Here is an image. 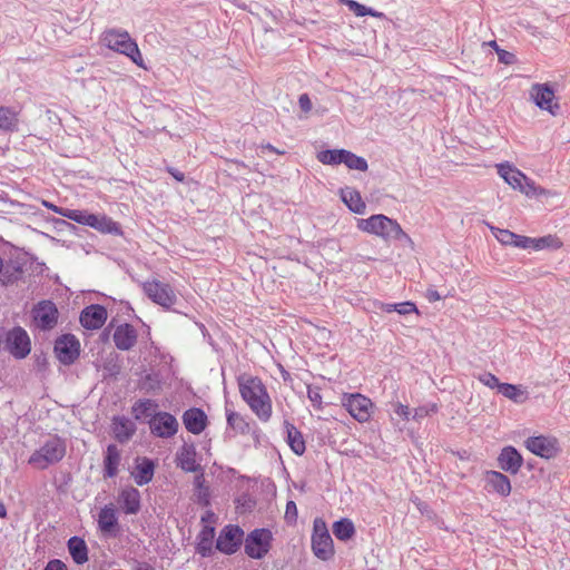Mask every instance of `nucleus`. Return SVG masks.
<instances>
[{"mask_svg":"<svg viewBox=\"0 0 570 570\" xmlns=\"http://www.w3.org/2000/svg\"><path fill=\"white\" fill-rule=\"evenodd\" d=\"M357 227L362 232L374 234L384 238L385 240L394 239V240H406L411 242L410 236L403 232L400 224L389 218L383 214L372 215L366 219H358Z\"/></svg>","mask_w":570,"mask_h":570,"instance_id":"obj_1","label":"nucleus"},{"mask_svg":"<svg viewBox=\"0 0 570 570\" xmlns=\"http://www.w3.org/2000/svg\"><path fill=\"white\" fill-rule=\"evenodd\" d=\"M101 41L107 48L127 56L138 67L147 69L137 42L127 31L108 29L104 31Z\"/></svg>","mask_w":570,"mask_h":570,"instance_id":"obj_2","label":"nucleus"},{"mask_svg":"<svg viewBox=\"0 0 570 570\" xmlns=\"http://www.w3.org/2000/svg\"><path fill=\"white\" fill-rule=\"evenodd\" d=\"M66 451V440L59 435H51L29 456L28 463L39 470H46L60 462L65 458Z\"/></svg>","mask_w":570,"mask_h":570,"instance_id":"obj_3","label":"nucleus"},{"mask_svg":"<svg viewBox=\"0 0 570 570\" xmlns=\"http://www.w3.org/2000/svg\"><path fill=\"white\" fill-rule=\"evenodd\" d=\"M312 551L322 561H328L334 557L333 539L322 518H315L312 532Z\"/></svg>","mask_w":570,"mask_h":570,"instance_id":"obj_4","label":"nucleus"},{"mask_svg":"<svg viewBox=\"0 0 570 570\" xmlns=\"http://www.w3.org/2000/svg\"><path fill=\"white\" fill-rule=\"evenodd\" d=\"M273 533L267 528H257L244 539V551L252 559L261 560L272 549Z\"/></svg>","mask_w":570,"mask_h":570,"instance_id":"obj_5","label":"nucleus"},{"mask_svg":"<svg viewBox=\"0 0 570 570\" xmlns=\"http://www.w3.org/2000/svg\"><path fill=\"white\" fill-rule=\"evenodd\" d=\"M4 350L17 360L26 358L31 352V341L27 331L14 326L6 333Z\"/></svg>","mask_w":570,"mask_h":570,"instance_id":"obj_6","label":"nucleus"},{"mask_svg":"<svg viewBox=\"0 0 570 570\" xmlns=\"http://www.w3.org/2000/svg\"><path fill=\"white\" fill-rule=\"evenodd\" d=\"M53 352L61 364L72 365L80 356V342L71 333L62 334L56 338Z\"/></svg>","mask_w":570,"mask_h":570,"instance_id":"obj_7","label":"nucleus"},{"mask_svg":"<svg viewBox=\"0 0 570 570\" xmlns=\"http://www.w3.org/2000/svg\"><path fill=\"white\" fill-rule=\"evenodd\" d=\"M244 534V530L238 524H227L219 531L215 549L224 554L232 556L240 549Z\"/></svg>","mask_w":570,"mask_h":570,"instance_id":"obj_8","label":"nucleus"},{"mask_svg":"<svg viewBox=\"0 0 570 570\" xmlns=\"http://www.w3.org/2000/svg\"><path fill=\"white\" fill-rule=\"evenodd\" d=\"M142 288L148 298L166 309L171 308L178 301L174 288L167 283L154 279L145 282Z\"/></svg>","mask_w":570,"mask_h":570,"instance_id":"obj_9","label":"nucleus"},{"mask_svg":"<svg viewBox=\"0 0 570 570\" xmlns=\"http://www.w3.org/2000/svg\"><path fill=\"white\" fill-rule=\"evenodd\" d=\"M530 97L541 110L556 116L560 111V105L553 102L556 98V89L551 82L533 83L530 89Z\"/></svg>","mask_w":570,"mask_h":570,"instance_id":"obj_10","label":"nucleus"},{"mask_svg":"<svg viewBox=\"0 0 570 570\" xmlns=\"http://www.w3.org/2000/svg\"><path fill=\"white\" fill-rule=\"evenodd\" d=\"M150 433L156 438L169 439L178 432L179 423L177 419L165 411L154 413L153 417L147 421Z\"/></svg>","mask_w":570,"mask_h":570,"instance_id":"obj_11","label":"nucleus"},{"mask_svg":"<svg viewBox=\"0 0 570 570\" xmlns=\"http://www.w3.org/2000/svg\"><path fill=\"white\" fill-rule=\"evenodd\" d=\"M59 312L52 301L45 299L35 305L32 318L36 326L41 331H50L58 323Z\"/></svg>","mask_w":570,"mask_h":570,"instance_id":"obj_12","label":"nucleus"},{"mask_svg":"<svg viewBox=\"0 0 570 570\" xmlns=\"http://www.w3.org/2000/svg\"><path fill=\"white\" fill-rule=\"evenodd\" d=\"M524 445L530 452L543 459L556 458L560 451L558 440L548 435L530 436L524 441Z\"/></svg>","mask_w":570,"mask_h":570,"instance_id":"obj_13","label":"nucleus"},{"mask_svg":"<svg viewBox=\"0 0 570 570\" xmlns=\"http://www.w3.org/2000/svg\"><path fill=\"white\" fill-rule=\"evenodd\" d=\"M343 404L348 413L360 423L370 420L373 403L368 397L358 393L350 394L344 399Z\"/></svg>","mask_w":570,"mask_h":570,"instance_id":"obj_14","label":"nucleus"},{"mask_svg":"<svg viewBox=\"0 0 570 570\" xmlns=\"http://www.w3.org/2000/svg\"><path fill=\"white\" fill-rule=\"evenodd\" d=\"M107 309L100 304H91L80 312L79 322L86 330H98L107 321Z\"/></svg>","mask_w":570,"mask_h":570,"instance_id":"obj_15","label":"nucleus"},{"mask_svg":"<svg viewBox=\"0 0 570 570\" xmlns=\"http://www.w3.org/2000/svg\"><path fill=\"white\" fill-rule=\"evenodd\" d=\"M497 460L498 466L510 474H517L523 464L521 453L512 445L504 446Z\"/></svg>","mask_w":570,"mask_h":570,"instance_id":"obj_16","label":"nucleus"},{"mask_svg":"<svg viewBox=\"0 0 570 570\" xmlns=\"http://www.w3.org/2000/svg\"><path fill=\"white\" fill-rule=\"evenodd\" d=\"M238 387L242 399L249 402L257 396H264L267 392L266 386L257 376H239Z\"/></svg>","mask_w":570,"mask_h":570,"instance_id":"obj_17","label":"nucleus"},{"mask_svg":"<svg viewBox=\"0 0 570 570\" xmlns=\"http://www.w3.org/2000/svg\"><path fill=\"white\" fill-rule=\"evenodd\" d=\"M183 423L186 430L193 434H200L208 425V419L203 409L190 407L183 413Z\"/></svg>","mask_w":570,"mask_h":570,"instance_id":"obj_18","label":"nucleus"},{"mask_svg":"<svg viewBox=\"0 0 570 570\" xmlns=\"http://www.w3.org/2000/svg\"><path fill=\"white\" fill-rule=\"evenodd\" d=\"M197 451L193 443H184L176 453V464L185 472L202 471V465L196 461Z\"/></svg>","mask_w":570,"mask_h":570,"instance_id":"obj_19","label":"nucleus"},{"mask_svg":"<svg viewBox=\"0 0 570 570\" xmlns=\"http://www.w3.org/2000/svg\"><path fill=\"white\" fill-rule=\"evenodd\" d=\"M135 472H132L134 480L137 485L142 487L151 482L156 463L153 459L147 456H137Z\"/></svg>","mask_w":570,"mask_h":570,"instance_id":"obj_20","label":"nucleus"},{"mask_svg":"<svg viewBox=\"0 0 570 570\" xmlns=\"http://www.w3.org/2000/svg\"><path fill=\"white\" fill-rule=\"evenodd\" d=\"M112 337L118 350L129 351L137 342V331L131 324L124 323L116 327Z\"/></svg>","mask_w":570,"mask_h":570,"instance_id":"obj_21","label":"nucleus"},{"mask_svg":"<svg viewBox=\"0 0 570 570\" xmlns=\"http://www.w3.org/2000/svg\"><path fill=\"white\" fill-rule=\"evenodd\" d=\"M120 461L121 454L118 446L114 443L108 444L104 452V479H111L118 474Z\"/></svg>","mask_w":570,"mask_h":570,"instance_id":"obj_22","label":"nucleus"},{"mask_svg":"<svg viewBox=\"0 0 570 570\" xmlns=\"http://www.w3.org/2000/svg\"><path fill=\"white\" fill-rule=\"evenodd\" d=\"M118 501L126 514H137L141 508L140 492L134 487H127L119 493Z\"/></svg>","mask_w":570,"mask_h":570,"instance_id":"obj_23","label":"nucleus"},{"mask_svg":"<svg viewBox=\"0 0 570 570\" xmlns=\"http://www.w3.org/2000/svg\"><path fill=\"white\" fill-rule=\"evenodd\" d=\"M493 235L502 245H510L517 248H530L532 238L518 235L509 229L491 227Z\"/></svg>","mask_w":570,"mask_h":570,"instance_id":"obj_24","label":"nucleus"},{"mask_svg":"<svg viewBox=\"0 0 570 570\" xmlns=\"http://www.w3.org/2000/svg\"><path fill=\"white\" fill-rule=\"evenodd\" d=\"M136 424L128 417L122 415L112 417V432L118 442L125 443L129 441L136 433Z\"/></svg>","mask_w":570,"mask_h":570,"instance_id":"obj_25","label":"nucleus"},{"mask_svg":"<svg viewBox=\"0 0 570 570\" xmlns=\"http://www.w3.org/2000/svg\"><path fill=\"white\" fill-rule=\"evenodd\" d=\"M215 528L212 525H205L196 537V553L203 558H208L214 554V542Z\"/></svg>","mask_w":570,"mask_h":570,"instance_id":"obj_26","label":"nucleus"},{"mask_svg":"<svg viewBox=\"0 0 570 570\" xmlns=\"http://www.w3.org/2000/svg\"><path fill=\"white\" fill-rule=\"evenodd\" d=\"M485 483L487 487L491 488L492 491L501 497H508L511 493L510 479L499 471H487Z\"/></svg>","mask_w":570,"mask_h":570,"instance_id":"obj_27","label":"nucleus"},{"mask_svg":"<svg viewBox=\"0 0 570 570\" xmlns=\"http://www.w3.org/2000/svg\"><path fill=\"white\" fill-rule=\"evenodd\" d=\"M89 227L102 233L115 236L124 234L121 225L107 215L94 214Z\"/></svg>","mask_w":570,"mask_h":570,"instance_id":"obj_28","label":"nucleus"},{"mask_svg":"<svg viewBox=\"0 0 570 570\" xmlns=\"http://www.w3.org/2000/svg\"><path fill=\"white\" fill-rule=\"evenodd\" d=\"M284 429L286 432L285 440H286L288 446L291 448V450L296 455H303L306 451V443H305L302 432L287 420L284 421Z\"/></svg>","mask_w":570,"mask_h":570,"instance_id":"obj_29","label":"nucleus"},{"mask_svg":"<svg viewBox=\"0 0 570 570\" xmlns=\"http://www.w3.org/2000/svg\"><path fill=\"white\" fill-rule=\"evenodd\" d=\"M158 403L151 399H139L131 406V414L138 422H145L146 419H151L154 413L158 411Z\"/></svg>","mask_w":570,"mask_h":570,"instance_id":"obj_30","label":"nucleus"},{"mask_svg":"<svg viewBox=\"0 0 570 570\" xmlns=\"http://www.w3.org/2000/svg\"><path fill=\"white\" fill-rule=\"evenodd\" d=\"M498 174L500 177L503 178V180L510 185L513 189H520L521 184L523 179H525V175L519 170L518 168L513 167L509 163H502L497 165Z\"/></svg>","mask_w":570,"mask_h":570,"instance_id":"obj_31","label":"nucleus"},{"mask_svg":"<svg viewBox=\"0 0 570 570\" xmlns=\"http://www.w3.org/2000/svg\"><path fill=\"white\" fill-rule=\"evenodd\" d=\"M249 409L255 413V415L262 421L267 422L272 416V400L266 392L264 396H257L252 399L249 402H246Z\"/></svg>","mask_w":570,"mask_h":570,"instance_id":"obj_32","label":"nucleus"},{"mask_svg":"<svg viewBox=\"0 0 570 570\" xmlns=\"http://www.w3.org/2000/svg\"><path fill=\"white\" fill-rule=\"evenodd\" d=\"M341 198L351 212L364 214L366 205L358 190L348 186L341 188Z\"/></svg>","mask_w":570,"mask_h":570,"instance_id":"obj_33","label":"nucleus"},{"mask_svg":"<svg viewBox=\"0 0 570 570\" xmlns=\"http://www.w3.org/2000/svg\"><path fill=\"white\" fill-rule=\"evenodd\" d=\"M67 547L76 564L81 566L88 561V547L82 538L71 537L67 542Z\"/></svg>","mask_w":570,"mask_h":570,"instance_id":"obj_34","label":"nucleus"},{"mask_svg":"<svg viewBox=\"0 0 570 570\" xmlns=\"http://www.w3.org/2000/svg\"><path fill=\"white\" fill-rule=\"evenodd\" d=\"M99 530L104 533H111L118 528V518L116 515V509L112 504L105 505L98 518Z\"/></svg>","mask_w":570,"mask_h":570,"instance_id":"obj_35","label":"nucleus"},{"mask_svg":"<svg viewBox=\"0 0 570 570\" xmlns=\"http://www.w3.org/2000/svg\"><path fill=\"white\" fill-rule=\"evenodd\" d=\"M333 534L340 541H348L355 535V527L351 519L341 518L340 520L333 523Z\"/></svg>","mask_w":570,"mask_h":570,"instance_id":"obj_36","label":"nucleus"},{"mask_svg":"<svg viewBox=\"0 0 570 570\" xmlns=\"http://www.w3.org/2000/svg\"><path fill=\"white\" fill-rule=\"evenodd\" d=\"M0 130L4 132L19 130L18 114L10 107H0Z\"/></svg>","mask_w":570,"mask_h":570,"instance_id":"obj_37","label":"nucleus"},{"mask_svg":"<svg viewBox=\"0 0 570 570\" xmlns=\"http://www.w3.org/2000/svg\"><path fill=\"white\" fill-rule=\"evenodd\" d=\"M499 393L517 404H522L529 399V393L521 385L502 383L499 386Z\"/></svg>","mask_w":570,"mask_h":570,"instance_id":"obj_38","label":"nucleus"},{"mask_svg":"<svg viewBox=\"0 0 570 570\" xmlns=\"http://www.w3.org/2000/svg\"><path fill=\"white\" fill-rule=\"evenodd\" d=\"M227 425L240 434L250 432L249 422L239 413L226 409Z\"/></svg>","mask_w":570,"mask_h":570,"instance_id":"obj_39","label":"nucleus"},{"mask_svg":"<svg viewBox=\"0 0 570 570\" xmlns=\"http://www.w3.org/2000/svg\"><path fill=\"white\" fill-rule=\"evenodd\" d=\"M380 308L383 312H386V313L396 312L400 315H407L411 313L420 314L415 303H413L411 301H405V302L394 303V304L380 303Z\"/></svg>","mask_w":570,"mask_h":570,"instance_id":"obj_40","label":"nucleus"},{"mask_svg":"<svg viewBox=\"0 0 570 570\" xmlns=\"http://www.w3.org/2000/svg\"><path fill=\"white\" fill-rule=\"evenodd\" d=\"M346 153V149H326L318 153L317 159L324 165H340L344 164Z\"/></svg>","mask_w":570,"mask_h":570,"instance_id":"obj_41","label":"nucleus"},{"mask_svg":"<svg viewBox=\"0 0 570 570\" xmlns=\"http://www.w3.org/2000/svg\"><path fill=\"white\" fill-rule=\"evenodd\" d=\"M562 247V242L553 235H548L539 238H532L530 248L540 250L543 248L559 249Z\"/></svg>","mask_w":570,"mask_h":570,"instance_id":"obj_42","label":"nucleus"},{"mask_svg":"<svg viewBox=\"0 0 570 570\" xmlns=\"http://www.w3.org/2000/svg\"><path fill=\"white\" fill-rule=\"evenodd\" d=\"M23 274V269L19 264L9 265L2 268L0 281L4 286L14 284Z\"/></svg>","mask_w":570,"mask_h":570,"instance_id":"obj_43","label":"nucleus"},{"mask_svg":"<svg viewBox=\"0 0 570 570\" xmlns=\"http://www.w3.org/2000/svg\"><path fill=\"white\" fill-rule=\"evenodd\" d=\"M140 390L145 391L146 393L153 394H157L158 392H160L161 380L159 379V375L156 373H150L142 377L140 383Z\"/></svg>","mask_w":570,"mask_h":570,"instance_id":"obj_44","label":"nucleus"},{"mask_svg":"<svg viewBox=\"0 0 570 570\" xmlns=\"http://www.w3.org/2000/svg\"><path fill=\"white\" fill-rule=\"evenodd\" d=\"M92 215V213L80 209H67L66 213L62 214L63 217L83 226L90 225Z\"/></svg>","mask_w":570,"mask_h":570,"instance_id":"obj_45","label":"nucleus"},{"mask_svg":"<svg viewBox=\"0 0 570 570\" xmlns=\"http://www.w3.org/2000/svg\"><path fill=\"white\" fill-rule=\"evenodd\" d=\"M344 164L350 168L358 171H366L368 168L367 161L364 157L357 156L347 150Z\"/></svg>","mask_w":570,"mask_h":570,"instance_id":"obj_46","label":"nucleus"},{"mask_svg":"<svg viewBox=\"0 0 570 570\" xmlns=\"http://www.w3.org/2000/svg\"><path fill=\"white\" fill-rule=\"evenodd\" d=\"M519 190L527 196H540L547 194L544 188L537 186L535 183L527 176L525 179H523Z\"/></svg>","mask_w":570,"mask_h":570,"instance_id":"obj_47","label":"nucleus"},{"mask_svg":"<svg viewBox=\"0 0 570 570\" xmlns=\"http://www.w3.org/2000/svg\"><path fill=\"white\" fill-rule=\"evenodd\" d=\"M236 509L240 513L252 512L256 505V501L247 493H242L235 499Z\"/></svg>","mask_w":570,"mask_h":570,"instance_id":"obj_48","label":"nucleus"},{"mask_svg":"<svg viewBox=\"0 0 570 570\" xmlns=\"http://www.w3.org/2000/svg\"><path fill=\"white\" fill-rule=\"evenodd\" d=\"M439 411L436 403H428L424 405H421L416 409H414V413L412 415V419L415 421H420L424 419L425 416H429L431 414H434Z\"/></svg>","mask_w":570,"mask_h":570,"instance_id":"obj_49","label":"nucleus"},{"mask_svg":"<svg viewBox=\"0 0 570 570\" xmlns=\"http://www.w3.org/2000/svg\"><path fill=\"white\" fill-rule=\"evenodd\" d=\"M478 379L481 383H483L485 386H488L490 389L497 387L499 390V386L502 384V383H500L499 379L490 372H484V373L480 374L478 376Z\"/></svg>","mask_w":570,"mask_h":570,"instance_id":"obj_50","label":"nucleus"},{"mask_svg":"<svg viewBox=\"0 0 570 570\" xmlns=\"http://www.w3.org/2000/svg\"><path fill=\"white\" fill-rule=\"evenodd\" d=\"M343 4H345L350 11H352L356 17H364L366 11V6L355 1V0H341Z\"/></svg>","mask_w":570,"mask_h":570,"instance_id":"obj_51","label":"nucleus"},{"mask_svg":"<svg viewBox=\"0 0 570 570\" xmlns=\"http://www.w3.org/2000/svg\"><path fill=\"white\" fill-rule=\"evenodd\" d=\"M491 45L495 48L500 62L504 65H512L515 61V56L512 52L500 49L495 41H491Z\"/></svg>","mask_w":570,"mask_h":570,"instance_id":"obj_52","label":"nucleus"},{"mask_svg":"<svg viewBox=\"0 0 570 570\" xmlns=\"http://www.w3.org/2000/svg\"><path fill=\"white\" fill-rule=\"evenodd\" d=\"M307 397L317 410L322 409V395L320 387L309 385L307 387Z\"/></svg>","mask_w":570,"mask_h":570,"instance_id":"obj_53","label":"nucleus"},{"mask_svg":"<svg viewBox=\"0 0 570 570\" xmlns=\"http://www.w3.org/2000/svg\"><path fill=\"white\" fill-rule=\"evenodd\" d=\"M285 520L287 523L294 524L297 520V507L294 501H287L285 510Z\"/></svg>","mask_w":570,"mask_h":570,"instance_id":"obj_54","label":"nucleus"},{"mask_svg":"<svg viewBox=\"0 0 570 570\" xmlns=\"http://www.w3.org/2000/svg\"><path fill=\"white\" fill-rule=\"evenodd\" d=\"M195 495H196V502L199 505H202L204 508H207V507L210 505V490H209V488L197 490Z\"/></svg>","mask_w":570,"mask_h":570,"instance_id":"obj_55","label":"nucleus"},{"mask_svg":"<svg viewBox=\"0 0 570 570\" xmlns=\"http://www.w3.org/2000/svg\"><path fill=\"white\" fill-rule=\"evenodd\" d=\"M120 365L116 361H107L104 364V371L110 376H117L120 373Z\"/></svg>","mask_w":570,"mask_h":570,"instance_id":"obj_56","label":"nucleus"},{"mask_svg":"<svg viewBox=\"0 0 570 570\" xmlns=\"http://www.w3.org/2000/svg\"><path fill=\"white\" fill-rule=\"evenodd\" d=\"M394 412L401 416L403 420H410V415H411V409L407 406V405H403L401 403H397L395 405V409H394Z\"/></svg>","mask_w":570,"mask_h":570,"instance_id":"obj_57","label":"nucleus"},{"mask_svg":"<svg viewBox=\"0 0 570 570\" xmlns=\"http://www.w3.org/2000/svg\"><path fill=\"white\" fill-rule=\"evenodd\" d=\"M43 570H68L67 566L59 559L48 561Z\"/></svg>","mask_w":570,"mask_h":570,"instance_id":"obj_58","label":"nucleus"},{"mask_svg":"<svg viewBox=\"0 0 570 570\" xmlns=\"http://www.w3.org/2000/svg\"><path fill=\"white\" fill-rule=\"evenodd\" d=\"M298 105H299V108L304 112L311 111V109H312V101H311V99H309L307 94H303V95L299 96Z\"/></svg>","mask_w":570,"mask_h":570,"instance_id":"obj_59","label":"nucleus"},{"mask_svg":"<svg viewBox=\"0 0 570 570\" xmlns=\"http://www.w3.org/2000/svg\"><path fill=\"white\" fill-rule=\"evenodd\" d=\"M196 473H198V474L194 479L195 489L202 490V489L208 488L205 484L206 481H205V476H204V469L202 468V471H197Z\"/></svg>","mask_w":570,"mask_h":570,"instance_id":"obj_60","label":"nucleus"},{"mask_svg":"<svg viewBox=\"0 0 570 570\" xmlns=\"http://www.w3.org/2000/svg\"><path fill=\"white\" fill-rule=\"evenodd\" d=\"M167 171L179 183H183L185 180V174L181 173L180 170L174 168V167H168L167 168Z\"/></svg>","mask_w":570,"mask_h":570,"instance_id":"obj_61","label":"nucleus"},{"mask_svg":"<svg viewBox=\"0 0 570 570\" xmlns=\"http://www.w3.org/2000/svg\"><path fill=\"white\" fill-rule=\"evenodd\" d=\"M425 297L428 298L429 302L433 303V302H436L439 299H441V295L439 294V292L434 288H428L426 291V294H425Z\"/></svg>","mask_w":570,"mask_h":570,"instance_id":"obj_62","label":"nucleus"},{"mask_svg":"<svg viewBox=\"0 0 570 570\" xmlns=\"http://www.w3.org/2000/svg\"><path fill=\"white\" fill-rule=\"evenodd\" d=\"M43 204H45V206H46L47 208L51 209L52 212H55V213H57V214H59V215H61V216H62V214H65V213H66V210L68 209V208H63V207H58V206H56V205H53V204H51V203H48V202H45Z\"/></svg>","mask_w":570,"mask_h":570,"instance_id":"obj_63","label":"nucleus"},{"mask_svg":"<svg viewBox=\"0 0 570 570\" xmlns=\"http://www.w3.org/2000/svg\"><path fill=\"white\" fill-rule=\"evenodd\" d=\"M132 570H155V568L145 561L136 562V566L132 568Z\"/></svg>","mask_w":570,"mask_h":570,"instance_id":"obj_64","label":"nucleus"}]
</instances>
